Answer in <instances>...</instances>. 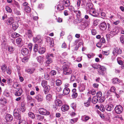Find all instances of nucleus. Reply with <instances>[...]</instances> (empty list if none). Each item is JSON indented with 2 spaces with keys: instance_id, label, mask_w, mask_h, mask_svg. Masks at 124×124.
Returning <instances> with one entry per match:
<instances>
[{
  "instance_id": "nucleus-49",
  "label": "nucleus",
  "mask_w": 124,
  "mask_h": 124,
  "mask_svg": "<svg viewBox=\"0 0 124 124\" xmlns=\"http://www.w3.org/2000/svg\"><path fill=\"white\" fill-rule=\"evenodd\" d=\"M50 57H54L53 54H50L49 53H48L47 54L46 56V57H47V58H47L48 59V58H50Z\"/></svg>"
},
{
  "instance_id": "nucleus-50",
  "label": "nucleus",
  "mask_w": 124,
  "mask_h": 124,
  "mask_svg": "<svg viewBox=\"0 0 124 124\" xmlns=\"http://www.w3.org/2000/svg\"><path fill=\"white\" fill-rule=\"evenodd\" d=\"M96 95L97 96V97H98H98H101L102 95V93L100 91L98 92L97 93Z\"/></svg>"
},
{
  "instance_id": "nucleus-26",
  "label": "nucleus",
  "mask_w": 124,
  "mask_h": 124,
  "mask_svg": "<svg viewBox=\"0 0 124 124\" xmlns=\"http://www.w3.org/2000/svg\"><path fill=\"white\" fill-rule=\"evenodd\" d=\"M12 26L13 29L14 30H15L18 28V26L17 22H14L13 23Z\"/></svg>"
},
{
  "instance_id": "nucleus-19",
  "label": "nucleus",
  "mask_w": 124,
  "mask_h": 124,
  "mask_svg": "<svg viewBox=\"0 0 124 124\" xmlns=\"http://www.w3.org/2000/svg\"><path fill=\"white\" fill-rule=\"evenodd\" d=\"M70 91L68 88H64L63 90V93L64 95H67L69 93Z\"/></svg>"
},
{
  "instance_id": "nucleus-10",
  "label": "nucleus",
  "mask_w": 124,
  "mask_h": 124,
  "mask_svg": "<svg viewBox=\"0 0 124 124\" xmlns=\"http://www.w3.org/2000/svg\"><path fill=\"white\" fill-rule=\"evenodd\" d=\"M21 51L22 54L24 56L27 55L29 53L28 49L26 48H23Z\"/></svg>"
},
{
  "instance_id": "nucleus-58",
  "label": "nucleus",
  "mask_w": 124,
  "mask_h": 124,
  "mask_svg": "<svg viewBox=\"0 0 124 124\" xmlns=\"http://www.w3.org/2000/svg\"><path fill=\"white\" fill-rule=\"evenodd\" d=\"M100 70L104 71L106 70V68L104 66H101L100 67Z\"/></svg>"
},
{
  "instance_id": "nucleus-51",
  "label": "nucleus",
  "mask_w": 124,
  "mask_h": 124,
  "mask_svg": "<svg viewBox=\"0 0 124 124\" xmlns=\"http://www.w3.org/2000/svg\"><path fill=\"white\" fill-rule=\"evenodd\" d=\"M121 42L122 43H124V36L122 35L120 38Z\"/></svg>"
},
{
  "instance_id": "nucleus-3",
  "label": "nucleus",
  "mask_w": 124,
  "mask_h": 124,
  "mask_svg": "<svg viewBox=\"0 0 124 124\" xmlns=\"http://www.w3.org/2000/svg\"><path fill=\"white\" fill-rule=\"evenodd\" d=\"M63 72L64 74L66 75H69L72 72V70L68 67H64L63 68Z\"/></svg>"
},
{
  "instance_id": "nucleus-6",
  "label": "nucleus",
  "mask_w": 124,
  "mask_h": 124,
  "mask_svg": "<svg viewBox=\"0 0 124 124\" xmlns=\"http://www.w3.org/2000/svg\"><path fill=\"white\" fill-rule=\"evenodd\" d=\"M39 113L41 115H48L50 114V113L47 111L46 109L43 108H40L39 109Z\"/></svg>"
},
{
  "instance_id": "nucleus-41",
  "label": "nucleus",
  "mask_w": 124,
  "mask_h": 124,
  "mask_svg": "<svg viewBox=\"0 0 124 124\" xmlns=\"http://www.w3.org/2000/svg\"><path fill=\"white\" fill-rule=\"evenodd\" d=\"M55 83L56 85L57 86H60L62 84V82L59 79L57 80Z\"/></svg>"
},
{
  "instance_id": "nucleus-12",
  "label": "nucleus",
  "mask_w": 124,
  "mask_h": 124,
  "mask_svg": "<svg viewBox=\"0 0 124 124\" xmlns=\"http://www.w3.org/2000/svg\"><path fill=\"white\" fill-rule=\"evenodd\" d=\"M35 98L39 102H41L43 100L42 97L40 95L38 94L35 97Z\"/></svg>"
},
{
  "instance_id": "nucleus-22",
  "label": "nucleus",
  "mask_w": 124,
  "mask_h": 124,
  "mask_svg": "<svg viewBox=\"0 0 124 124\" xmlns=\"http://www.w3.org/2000/svg\"><path fill=\"white\" fill-rule=\"evenodd\" d=\"M45 51V49L43 47H42L39 48L38 50V52L40 54L44 53Z\"/></svg>"
},
{
  "instance_id": "nucleus-59",
  "label": "nucleus",
  "mask_w": 124,
  "mask_h": 124,
  "mask_svg": "<svg viewBox=\"0 0 124 124\" xmlns=\"http://www.w3.org/2000/svg\"><path fill=\"white\" fill-rule=\"evenodd\" d=\"M44 77L45 79L46 80H48L49 78V75L47 74H46L45 75Z\"/></svg>"
},
{
  "instance_id": "nucleus-23",
  "label": "nucleus",
  "mask_w": 124,
  "mask_h": 124,
  "mask_svg": "<svg viewBox=\"0 0 124 124\" xmlns=\"http://www.w3.org/2000/svg\"><path fill=\"white\" fill-rule=\"evenodd\" d=\"M15 20L12 18H11L7 20V23L8 24H11L14 22Z\"/></svg>"
},
{
  "instance_id": "nucleus-45",
  "label": "nucleus",
  "mask_w": 124,
  "mask_h": 124,
  "mask_svg": "<svg viewBox=\"0 0 124 124\" xmlns=\"http://www.w3.org/2000/svg\"><path fill=\"white\" fill-rule=\"evenodd\" d=\"M14 12L15 14H16L17 15H21V14L20 12L19 11L17 10L16 9H14Z\"/></svg>"
},
{
  "instance_id": "nucleus-63",
  "label": "nucleus",
  "mask_w": 124,
  "mask_h": 124,
  "mask_svg": "<svg viewBox=\"0 0 124 124\" xmlns=\"http://www.w3.org/2000/svg\"><path fill=\"white\" fill-rule=\"evenodd\" d=\"M32 44L31 43L29 44L28 45V47L30 50H31L32 49Z\"/></svg>"
},
{
  "instance_id": "nucleus-7",
  "label": "nucleus",
  "mask_w": 124,
  "mask_h": 124,
  "mask_svg": "<svg viewBox=\"0 0 124 124\" xmlns=\"http://www.w3.org/2000/svg\"><path fill=\"white\" fill-rule=\"evenodd\" d=\"M33 40L34 42L39 45L42 43V40L41 39L40 37L39 36H38L35 38H34Z\"/></svg>"
},
{
  "instance_id": "nucleus-40",
  "label": "nucleus",
  "mask_w": 124,
  "mask_h": 124,
  "mask_svg": "<svg viewBox=\"0 0 124 124\" xmlns=\"http://www.w3.org/2000/svg\"><path fill=\"white\" fill-rule=\"evenodd\" d=\"M38 49V45L36 44L34 45L33 50L34 52H36L37 51Z\"/></svg>"
},
{
  "instance_id": "nucleus-46",
  "label": "nucleus",
  "mask_w": 124,
  "mask_h": 124,
  "mask_svg": "<svg viewBox=\"0 0 124 124\" xmlns=\"http://www.w3.org/2000/svg\"><path fill=\"white\" fill-rule=\"evenodd\" d=\"M118 80H119L117 78H114L113 79L112 82L114 84H116L117 83L119 82Z\"/></svg>"
},
{
  "instance_id": "nucleus-55",
  "label": "nucleus",
  "mask_w": 124,
  "mask_h": 124,
  "mask_svg": "<svg viewBox=\"0 0 124 124\" xmlns=\"http://www.w3.org/2000/svg\"><path fill=\"white\" fill-rule=\"evenodd\" d=\"M101 111L102 112H103L105 110V108L104 106L103 105H101L100 106L99 108Z\"/></svg>"
},
{
  "instance_id": "nucleus-42",
  "label": "nucleus",
  "mask_w": 124,
  "mask_h": 124,
  "mask_svg": "<svg viewBox=\"0 0 124 124\" xmlns=\"http://www.w3.org/2000/svg\"><path fill=\"white\" fill-rule=\"evenodd\" d=\"M5 9L8 12L11 13L12 11V10L11 8L8 6L5 7Z\"/></svg>"
},
{
  "instance_id": "nucleus-47",
  "label": "nucleus",
  "mask_w": 124,
  "mask_h": 124,
  "mask_svg": "<svg viewBox=\"0 0 124 124\" xmlns=\"http://www.w3.org/2000/svg\"><path fill=\"white\" fill-rule=\"evenodd\" d=\"M97 33V31L95 29H93L91 30L92 34L93 35H95Z\"/></svg>"
},
{
  "instance_id": "nucleus-57",
  "label": "nucleus",
  "mask_w": 124,
  "mask_h": 124,
  "mask_svg": "<svg viewBox=\"0 0 124 124\" xmlns=\"http://www.w3.org/2000/svg\"><path fill=\"white\" fill-rule=\"evenodd\" d=\"M8 51L10 52H12L14 50L13 47L12 46H9L8 47Z\"/></svg>"
},
{
  "instance_id": "nucleus-29",
  "label": "nucleus",
  "mask_w": 124,
  "mask_h": 124,
  "mask_svg": "<svg viewBox=\"0 0 124 124\" xmlns=\"http://www.w3.org/2000/svg\"><path fill=\"white\" fill-rule=\"evenodd\" d=\"M24 10L25 12L29 13L31 11V9L29 6H27L25 7Z\"/></svg>"
},
{
  "instance_id": "nucleus-9",
  "label": "nucleus",
  "mask_w": 124,
  "mask_h": 124,
  "mask_svg": "<svg viewBox=\"0 0 124 124\" xmlns=\"http://www.w3.org/2000/svg\"><path fill=\"white\" fill-rule=\"evenodd\" d=\"M107 27V24L105 23H101L100 25V28L102 30L104 31L105 30Z\"/></svg>"
},
{
  "instance_id": "nucleus-16",
  "label": "nucleus",
  "mask_w": 124,
  "mask_h": 124,
  "mask_svg": "<svg viewBox=\"0 0 124 124\" xmlns=\"http://www.w3.org/2000/svg\"><path fill=\"white\" fill-rule=\"evenodd\" d=\"M55 104L56 106H60L62 104V101L60 100L57 99L55 102Z\"/></svg>"
},
{
  "instance_id": "nucleus-36",
  "label": "nucleus",
  "mask_w": 124,
  "mask_h": 124,
  "mask_svg": "<svg viewBox=\"0 0 124 124\" xmlns=\"http://www.w3.org/2000/svg\"><path fill=\"white\" fill-rule=\"evenodd\" d=\"M96 93V91L94 89H92V90H90L88 92V93L89 94H91L92 95H94Z\"/></svg>"
},
{
  "instance_id": "nucleus-53",
  "label": "nucleus",
  "mask_w": 124,
  "mask_h": 124,
  "mask_svg": "<svg viewBox=\"0 0 124 124\" xmlns=\"http://www.w3.org/2000/svg\"><path fill=\"white\" fill-rule=\"evenodd\" d=\"M28 58L27 57H24L22 59V61L23 62H26L28 61Z\"/></svg>"
},
{
  "instance_id": "nucleus-21",
  "label": "nucleus",
  "mask_w": 124,
  "mask_h": 124,
  "mask_svg": "<svg viewBox=\"0 0 124 124\" xmlns=\"http://www.w3.org/2000/svg\"><path fill=\"white\" fill-rule=\"evenodd\" d=\"M63 3L64 5L66 7H69L70 4L69 0H64Z\"/></svg>"
},
{
  "instance_id": "nucleus-20",
  "label": "nucleus",
  "mask_w": 124,
  "mask_h": 124,
  "mask_svg": "<svg viewBox=\"0 0 124 124\" xmlns=\"http://www.w3.org/2000/svg\"><path fill=\"white\" fill-rule=\"evenodd\" d=\"M98 101V97H97L96 96H94L92 98V101L93 103L96 104L97 102Z\"/></svg>"
},
{
  "instance_id": "nucleus-4",
  "label": "nucleus",
  "mask_w": 124,
  "mask_h": 124,
  "mask_svg": "<svg viewBox=\"0 0 124 124\" xmlns=\"http://www.w3.org/2000/svg\"><path fill=\"white\" fill-rule=\"evenodd\" d=\"M123 111V108L120 105H117L115 108V112L117 114H120Z\"/></svg>"
},
{
  "instance_id": "nucleus-1",
  "label": "nucleus",
  "mask_w": 124,
  "mask_h": 124,
  "mask_svg": "<svg viewBox=\"0 0 124 124\" xmlns=\"http://www.w3.org/2000/svg\"><path fill=\"white\" fill-rule=\"evenodd\" d=\"M107 25L108 26V30L109 31H111L110 33L108 35V36L109 38H112L117 33V32L116 29V28H114L112 30L111 28L109 23H107Z\"/></svg>"
},
{
  "instance_id": "nucleus-8",
  "label": "nucleus",
  "mask_w": 124,
  "mask_h": 124,
  "mask_svg": "<svg viewBox=\"0 0 124 124\" xmlns=\"http://www.w3.org/2000/svg\"><path fill=\"white\" fill-rule=\"evenodd\" d=\"M93 4L90 3H87L86 5V7L88 10H89L90 11H92V10H93Z\"/></svg>"
},
{
  "instance_id": "nucleus-18",
  "label": "nucleus",
  "mask_w": 124,
  "mask_h": 124,
  "mask_svg": "<svg viewBox=\"0 0 124 124\" xmlns=\"http://www.w3.org/2000/svg\"><path fill=\"white\" fill-rule=\"evenodd\" d=\"M113 106L112 105H108L106 107V109L108 111H110L113 109Z\"/></svg>"
},
{
  "instance_id": "nucleus-48",
  "label": "nucleus",
  "mask_w": 124,
  "mask_h": 124,
  "mask_svg": "<svg viewBox=\"0 0 124 124\" xmlns=\"http://www.w3.org/2000/svg\"><path fill=\"white\" fill-rule=\"evenodd\" d=\"M105 100V98L103 97H102L100 98L99 101V103H101L103 102Z\"/></svg>"
},
{
  "instance_id": "nucleus-11",
  "label": "nucleus",
  "mask_w": 124,
  "mask_h": 124,
  "mask_svg": "<svg viewBox=\"0 0 124 124\" xmlns=\"http://www.w3.org/2000/svg\"><path fill=\"white\" fill-rule=\"evenodd\" d=\"M72 97L73 98H76L78 96V94L76 92V90L74 88L72 90Z\"/></svg>"
},
{
  "instance_id": "nucleus-56",
  "label": "nucleus",
  "mask_w": 124,
  "mask_h": 124,
  "mask_svg": "<svg viewBox=\"0 0 124 124\" xmlns=\"http://www.w3.org/2000/svg\"><path fill=\"white\" fill-rule=\"evenodd\" d=\"M74 12L77 14V16H79L80 15L81 12L79 10H74Z\"/></svg>"
},
{
  "instance_id": "nucleus-28",
  "label": "nucleus",
  "mask_w": 124,
  "mask_h": 124,
  "mask_svg": "<svg viewBox=\"0 0 124 124\" xmlns=\"http://www.w3.org/2000/svg\"><path fill=\"white\" fill-rule=\"evenodd\" d=\"M52 99V96L50 94H47L46 96V99L48 101H50Z\"/></svg>"
},
{
  "instance_id": "nucleus-39",
  "label": "nucleus",
  "mask_w": 124,
  "mask_h": 124,
  "mask_svg": "<svg viewBox=\"0 0 124 124\" xmlns=\"http://www.w3.org/2000/svg\"><path fill=\"white\" fill-rule=\"evenodd\" d=\"M29 116L31 118L34 119L35 118V116L34 114L31 112H29L28 113Z\"/></svg>"
},
{
  "instance_id": "nucleus-37",
  "label": "nucleus",
  "mask_w": 124,
  "mask_h": 124,
  "mask_svg": "<svg viewBox=\"0 0 124 124\" xmlns=\"http://www.w3.org/2000/svg\"><path fill=\"white\" fill-rule=\"evenodd\" d=\"M13 87L14 88L17 89H19V85L17 83H14L13 85Z\"/></svg>"
},
{
  "instance_id": "nucleus-5",
  "label": "nucleus",
  "mask_w": 124,
  "mask_h": 124,
  "mask_svg": "<svg viewBox=\"0 0 124 124\" xmlns=\"http://www.w3.org/2000/svg\"><path fill=\"white\" fill-rule=\"evenodd\" d=\"M13 115L14 116L16 117V118L18 119L19 120L21 119L19 110L18 109H15L14 110Z\"/></svg>"
},
{
  "instance_id": "nucleus-27",
  "label": "nucleus",
  "mask_w": 124,
  "mask_h": 124,
  "mask_svg": "<svg viewBox=\"0 0 124 124\" xmlns=\"http://www.w3.org/2000/svg\"><path fill=\"white\" fill-rule=\"evenodd\" d=\"M19 34L16 32H13L11 34V36L12 38H16L18 37L19 36Z\"/></svg>"
},
{
  "instance_id": "nucleus-30",
  "label": "nucleus",
  "mask_w": 124,
  "mask_h": 124,
  "mask_svg": "<svg viewBox=\"0 0 124 124\" xmlns=\"http://www.w3.org/2000/svg\"><path fill=\"white\" fill-rule=\"evenodd\" d=\"M35 69H28L26 70V71L30 74L33 73Z\"/></svg>"
},
{
  "instance_id": "nucleus-64",
  "label": "nucleus",
  "mask_w": 124,
  "mask_h": 124,
  "mask_svg": "<svg viewBox=\"0 0 124 124\" xmlns=\"http://www.w3.org/2000/svg\"><path fill=\"white\" fill-rule=\"evenodd\" d=\"M85 106L86 107H88L90 105V103L87 101L86 102L84 103Z\"/></svg>"
},
{
  "instance_id": "nucleus-25",
  "label": "nucleus",
  "mask_w": 124,
  "mask_h": 124,
  "mask_svg": "<svg viewBox=\"0 0 124 124\" xmlns=\"http://www.w3.org/2000/svg\"><path fill=\"white\" fill-rule=\"evenodd\" d=\"M80 24V28L82 30L84 29L85 28V23L84 22H81L79 23Z\"/></svg>"
},
{
  "instance_id": "nucleus-62",
  "label": "nucleus",
  "mask_w": 124,
  "mask_h": 124,
  "mask_svg": "<svg viewBox=\"0 0 124 124\" xmlns=\"http://www.w3.org/2000/svg\"><path fill=\"white\" fill-rule=\"evenodd\" d=\"M56 73V71L54 70H52L51 72V75H55Z\"/></svg>"
},
{
  "instance_id": "nucleus-31",
  "label": "nucleus",
  "mask_w": 124,
  "mask_h": 124,
  "mask_svg": "<svg viewBox=\"0 0 124 124\" xmlns=\"http://www.w3.org/2000/svg\"><path fill=\"white\" fill-rule=\"evenodd\" d=\"M47 60L46 61L45 63L47 64H49L53 62L51 58H48V59L47 57H46Z\"/></svg>"
},
{
  "instance_id": "nucleus-32",
  "label": "nucleus",
  "mask_w": 124,
  "mask_h": 124,
  "mask_svg": "<svg viewBox=\"0 0 124 124\" xmlns=\"http://www.w3.org/2000/svg\"><path fill=\"white\" fill-rule=\"evenodd\" d=\"M6 81L8 85H10L12 84V79L10 78H7L6 79Z\"/></svg>"
},
{
  "instance_id": "nucleus-15",
  "label": "nucleus",
  "mask_w": 124,
  "mask_h": 124,
  "mask_svg": "<svg viewBox=\"0 0 124 124\" xmlns=\"http://www.w3.org/2000/svg\"><path fill=\"white\" fill-rule=\"evenodd\" d=\"M6 119L8 121H11L13 119L12 116L10 114L7 115L6 116Z\"/></svg>"
},
{
  "instance_id": "nucleus-43",
  "label": "nucleus",
  "mask_w": 124,
  "mask_h": 124,
  "mask_svg": "<svg viewBox=\"0 0 124 124\" xmlns=\"http://www.w3.org/2000/svg\"><path fill=\"white\" fill-rule=\"evenodd\" d=\"M22 41V39L20 38H18L16 40V43L18 44H20Z\"/></svg>"
},
{
  "instance_id": "nucleus-38",
  "label": "nucleus",
  "mask_w": 124,
  "mask_h": 124,
  "mask_svg": "<svg viewBox=\"0 0 124 124\" xmlns=\"http://www.w3.org/2000/svg\"><path fill=\"white\" fill-rule=\"evenodd\" d=\"M26 34L27 35L29 38H30L32 36L31 31L30 30H29L28 31Z\"/></svg>"
},
{
  "instance_id": "nucleus-52",
  "label": "nucleus",
  "mask_w": 124,
  "mask_h": 124,
  "mask_svg": "<svg viewBox=\"0 0 124 124\" xmlns=\"http://www.w3.org/2000/svg\"><path fill=\"white\" fill-rule=\"evenodd\" d=\"M84 119L83 120V121H87L90 118L89 116H84Z\"/></svg>"
},
{
  "instance_id": "nucleus-2",
  "label": "nucleus",
  "mask_w": 124,
  "mask_h": 124,
  "mask_svg": "<svg viewBox=\"0 0 124 124\" xmlns=\"http://www.w3.org/2000/svg\"><path fill=\"white\" fill-rule=\"evenodd\" d=\"M122 53L121 49L117 47L114 48L113 51L112 53L114 55L116 56L117 54H120Z\"/></svg>"
},
{
  "instance_id": "nucleus-24",
  "label": "nucleus",
  "mask_w": 124,
  "mask_h": 124,
  "mask_svg": "<svg viewBox=\"0 0 124 124\" xmlns=\"http://www.w3.org/2000/svg\"><path fill=\"white\" fill-rule=\"evenodd\" d=\"M57 8L59 11L61 10L64 9V7L62 4H59L57 6Z\"/></svg>"
},
{
  "instance_id": "nucleus-61",
  "label": "nucleus",
  "mask_w": 124,
  "mask_h": 124,
  "mask_svg": "<svg viewBox=\"0 0 124 124\" xmlns=\"http://www.w3.org/2000/svg\"><path fill=\"white\" fill-rule=\"evenodd\" d=\"M62 88L61 86H58L56 88V90L58 92H60L62 90Z\"/></svg>"
},
{
  "instance_id": "nucleus-35",
  "label": "nucleus",
  "mask_w": 124,
  "mask_h": 124,
  "mask_svg": "<svg viewBox=\"0 0 124 124\" xmlns=\"http://www.w3.org/2000/svg\"><path fill=\"white\" fill-rule=\"evenodd\" d=\"M37 119L38 120L41 121L44 118V117L43 116L40 115H38L37 116Z\"/></svg>"
},
{
  "instance_id": "nucleus-17",
  "label": "nucleus",
  "mask_w": 124,
  "mask_h": 124,
  "mask_svg": "<svg viewBox=\"0 0 124 124\" xmlns=\"http://www.w3.org/2000/svg\"><path fill=\"white\" fill-rule=\"evenodd\" d=\"M36 59L38 62L40 63H42L44 61L43 58L41 56L37 57Z\"/></svg>"
},
{
  "instance_id": "nucleus-44",
  "label": "nucleus",
  "mask_w": 124,
  "mask_h": 124,
  "mask_svg": "<svg viewBox=\"0 0 124 124\" xmlns=\"http://www.w3.org/2000/svg\"><path fill=\"white\" fill-rule=\"evenodd\" d=\"M100 20L99 19H96L94 21L93 23L94 25L95 26L98 25L99 22Z\"/></svg>"
},
{
  "instance_id": "nucleus-13",
  "label": "nucleus",
  "mask_w": 124,
  "mask_h": 124,
  "mask_svg": "<svg viewBox=\"0 0 124 124\" xmlns=\"http://www.w3.org/2000/svg\"><path fill=\"white\" fill-rule=\"evenodd\" d=\"M69 109V106L67 105H64L61 107V110L63 112L67 111Z\"/></svg>"
},
{
  "instance_id": "nucleus-34",
  "label": "nucleus",
  "mask_w": 124,
  "mask_h": 124,
  "mask_svg": "<svg viewBox=\"0 0 124 124\" xmlns=\"http://www.w3.org/2000/svg\"><path fill=\"white\" fill-rule=\"evenodd\" d=\"M47 82L45 80H43L41 83V85L43 87H45L47 86Z\"/></svg>"
},
{
  "instance_id": "nucleus-54",
  "label": "nucleus",
  "mask_w": 124,
  "mask_h": 124,
  "mask_svg": "<svg viewBox=\"0 0 124 124\" xmlns=\"http://www.w3.org/2000/svg\"><path fill=\"white\" fill-rule=\"evenodd\" d=\"M98 74L100 75H103L105 74V73L104 71L100 70H99L98 71Z\"/></svg>"
},
{
  "instance_id": "nucleus-33",
  "label": "nucleus",
  "mask_w": 124,
  "mask_h": 124,
  "mask_svg": "<svg viewBox=\"0 0 124 124\" xmlns=\"http://www.w3.org/2000/svg\"><path fill=\"white\" fill-rule=\"evenodd\" d=\"M7 66L6 65L4 64L2 65L1 67V69L3 72L4 73L6 70Z\"/></svg>"
},
{
  "instance_id": "nucleus-60",
  "label": "nucleus",
  "mask_w": 124,
  "mask_h": 124,
  "mask_svg": "<svg viewBox=\"0 0 124 124\" xmlns=\"http://www.w3.org/2000/svg\"><path fill=\"white\" fill-rule=\"evenodd\" d=\"M84 23H85V28L87 26H88L90 24L89 22L87 21L85 22Z\"/></svg>"
},
{
  "instance_id": "nucleus-14",
  "label": "nucleus",
  "mask_w": 124,
  "mask_h": 124,
  "mask_svg": "<svg viewBox=\"0 0 124 124\" xmlns=\"http://www.w3.org/2000/svg\"><path fill=\"white\" fill-rule=\"evenodd\" d=\"M18 90H16V92L15 93V95L16 96H19L22 94V89L19 88Z\"/></svg>"
}]
</instances>
